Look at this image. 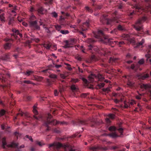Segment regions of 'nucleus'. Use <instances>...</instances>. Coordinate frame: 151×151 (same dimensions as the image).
Segmentation results:
<instances>
[{
    "label": "nucleus",
    "mask_w": 151,
    "mask_h": 151,
    "mask_svg": "<svg viewBox=\"0 0 151 151\" xmlns=\"http://www.w3.org/2000/svg\"><path fill=\"white\" fill-rule=\"evenodd\" d=\"M146 19V17H144L141 19H139L136 22L134 26V27L136 30L139 31L142 29L141 24L144 22Z\"/></svg>",
    "instance_id": "nucleus-1"
},
{
    "label": "nucleus",
    "mask_w": 151,
    "mask_h": 151,
    "mask_svg": "<svg viewBox=\"0 0 151 151\" xmlns=\"http://www.w3.org/2000/svg\"><path fill=\"white\" fill-rule=\"evenodd\" d=\"M95 79H98L99 81H102L104 79V78L100 74L96 76L94 74H91L88 77V81L90 83L92 82Z\"/></svg>",
    "instance_id": "nucleus-2"
},
{
    "label": "nucleus",
    "mask_w": 151,
    "mask_h": 151,
    "mask_svg": "<svg viewBox=\"0 0 151 151\" xmlns=\"http://www.w3.org/2000/svg\"><path fill=\"white\" fill-rule=\"evenodd\" d=\"M52 117V116L51 114H48V116L47 119V123L45 124L46 126H47V124L51 123L53 125H56L60 123L62 124H66L67 123L64 122H57L56 120H54L52 121H50V119Z\"/></svg>",
    "instance_id": "nucleus-3"
},
{
    "label": "nucleus",
    "mask_w": 151,
    "mask_h": 151,
    "mask_svg": "<svg viewBox=\"0 0 151 151\" xmlns=\"http://www.w3.org/2000/svg\"><path fill=\"white\" fill-rule=\"evenodd\" d=\"M116 17H115L112 19H107L105 18L104 16H102L100 18V21L102 23L104 24L105 22H106L107 24H113L115 22L116 23H118V22L116 21Z\"/></svg>",
    "instance_id": "nucleus-4"
},
{
    "label": "nucleus",
    "mask_w": 151,
    "mask_h": 151,
    "mask_svg": "<svg viewBox=\"0 0 151 151\" xmlns=\"http://www.w3.org/2000/svg\"><path fill=\"white\" fill-rule=\"evenodd\" d=\"M2 143L4 148H5L6 146H7L8 147H12L18 148V144L14 142L12 143L11 144L7 145L6 141V138L4 137L2 139Z\"/></svg>",
    "instance_id": "nucleus-5"
},
{
    "label": "nucleus",
    "mask_w": 151,
    "mask_h": 151,
    "mask_svg": "<svg viewBox=\"0 0 151 151\" xmlns=\"http://www.w3.org/2000/svg\"><path fill=\"white\" fill-rule=\"evenodd\" d=\"M55 146L58 148L63 147L65 149V151H75V150L73 149L71 146H70L66 144L63 145L61 143H58L55 144Z\"/></svg>",
    "instance_id": "nucleus-6"
},
{
    "label": "nucleus",
    "mask_w": 151,
    "mask_h": 151,
    "mask_svg": "<svg viewBox=\"0 0 151 151\" xmlns=\"http://www.w3.org/2000/svg\"><path fill=\"white\" fill-rule=\"evenodd\" d=\"M90 149L93 151H97L99 149H102L104 150H108V148L106 147H103L99 146L91 147Z\"/></svg>",
    "instance_id": "nucleus-7"
},
{
    "label": "nucleus",
    "mask_w": 151,
    "mask_h": 151,
    "mask_svg": "<svg viewBox=\"0 0 151 151\" xmlns=\"http://www.w3.org/2000/svg\"><path fill=\"white\" fill-rule=\"evenodd\" d=\"M12 31L14 32L13 35L14 36V37H15V38H17V37L16 36V35H19L20 37H22V34L20 33L18 30L15 29H13Z\"/></svg>",
    "instance_id": "nucleus-8"
},
{
    "label": "nucleus",
    "mask_w": 151,
    "mask_h": 151,
    "mask_svg": "<svg viewBox=\"0 0 151 151\" xmlns=\"http://www.w3.org/2000/svg\"><path fill=\"white\" fill-rule=\"evenodd\" d=\"M37 22L36 21L30 22V24L31 26L34 27L37 29H39L40 28V27L39 26L37 25Z\"/></svg>",
    "instance_id": "nucleus-9"
},
{
    "label": "nucleus",
    "mask_w": 151,
    "mask_h": 151,
    "mask_svg": "<svg viewBox=\"0 0 151 151\" xmlns=\"http://www.w3.org/2000/svg\"><path fill=\"white\" fill-rule=\"evenodd\" d=\"M140 88L142 89H147L151 88V85L150 84H142L140 85Z\"/></svg>",
    "instance_id": "nucleus-10"
},
{
    "label": "nucleus",
    "mask_w": 151,
    "mask_h": 151,
    "mask_svg": "<svg viewBox=\"0 0 151 151\" xmlns=\"http://www.w3.org/2000/svg\"><path fill=\"white\" fill-rule=\"evenodd\" d=\"M137 76L139 78L142 80H144L146 78H148L149 76L148 74H146L144 75H138Z\"/></svg>",
    "instance_id": "nucleus-11"
},
{
    "label": "nucleus",
    "mask_w": 151,
    "mask_h": 151,
    "mask_svg": "<svg viewBox=\"0 0 151 151\" xmlns=\"http://www.w3.org/2000/svg\"><path fill=\"white\" fill-rule=\"evenodd\" d=\"M64 46L63 47L65 48H68L70 47L71 44L70 42H69L68 40H66L64 41Z\"/></svg>",
    "instance_id": "nucleus-12"
},
{
    "label": "nucleus",
    "mask_w": 151,
    "mask_h": 151,
    "mask_svg": "<svg viewBox=\"0 0 151 151\" xmlns=\"http://www.w3.org/2000/svg\"><path fill=\"white\" fill-rule=\"evenodd\" d=\"M38 12L41 14H43L46 11V10L43 9L42 7L39 8L38 9Z\"/></svg>",
    "instance_id": "nucleus-13"
},
{
    "label": "nucleus",
    "mask_w": 151,
    "mask_h": 151,
    "mask_svg": "<svg viewBox=\"0 0 151 151\" xmlns=\"http://www.w3.org/2000/svg\"><path fill=\"white\" fill-rule=\"evenodd\" d=\"M97 33L98 35H95V37L96 38H99V36L104 35V33L101 30L98 31Z\"/></svg>",
    "instance_id": "nucleus-14"
},
{
    "label": "nucleus",
    "mask_w": 151,
    "mask_h": 151,
    "mask_svg": "<svg viewBox=\"0 0 151 151\" xmlns=\"http://www.w3.org/2000/svg\"><path fill=\"white\" fill-rule=\"evenodd\" d=\"M5 14L4 13L0 15V20L2 22H5Z\"/></svg>",
    "instance_id": "nucleus-15"
},
{
    "label": "nucleus",
    "mask_w": 151,
    "mask_h": 151,
    "mask_svg": "<svg viewBox=\"0 0 151 151\" xmlns=\"http://www.w3.org/2000/svg\"><path fill=\"white\" fill-rule=\"evenodd\" d=\"M12 46V45L11 43H7L4 46V48L6 50L9 49Z\"/></svg>",
    "instance_id": "nucleus-16"
},
{
    "label": "nucleus",
    "mask_w": 151,
    "mask_h": 151,
    "mask_svg": "<svg viewBox=\"0 0 151 151\" xmlns=\"http://www.w3.org/2000/svg\"><path fill=\"white\" fill-rule=\"evenodd\" d=\"M150 50L148 52L147 54L145 55V57L147 58V60L148 59L151 57V54L150 53ZM149 61L150 63V64H151V59H149Z\"/></svg>",
    "instance_id": "nucleus-17"
},
{
    "label": "nucleus",
    "mask_w": 151,
    "mask_h": 151,
    "mask_svg": "<svg viewBox=\"0 0 151 151\" xmlns=\"http://www.w3.org/2000/svg\"><path fill=\"white\" fill-rule=\"evenodd\" d=\"M108 135L113 138H115L117 137L116 134L115 133L108 134Z\"/></svg>",
    "instance_id": "nucleus-18"
},
{
    "label": "nucleus",
    "mask_w": 151,
    "mask_h": 151,
    "mask_svg": "<svg viewBox=\"0 0 151 151\" xmlns=\"http://www.w3.org/2000/svg\"><path fill=\"white\" fill-rule=\"evenodd\" d=\"M60 32L63 34L65 35L68 34L69 32L68 30H61Z\"/></svg>",
    "instance_id": "nucleus-19"
},
{
    "label": "nucleus",
    "mask_w": 151,
    "mask_h": 151,
    "mask_svg": "<svg viewBox=\"0 0 151 151\" xmlns=\"http://www.w3.org/2000/svg\"><path fill=\"white\" fill-rule=\"evenodd\" d=\"M43 46L47 49H49L51 45L50 44H45L43 45Z\"/></svg>",
    "instance_id": "nucleus-20"
},
{
    "label": "nucleus",
    "mask_w": 151,
    "mask_h": 151,
    "mask_svg": "<svg viewBox=\"0 0 151 151\" xmlns=\"http://www.w3.org/2000/svg\"><path fill=\"white\" fill-rule=\"evenodd\" d=\"M114 42L116 44H118L119 46H121V45L124 44V42L123 41L120 42H118L117 41H114Z\"/></svg>",
    "instance_id": "nucleus-21"
},
{
    "label": "nucleus",
    "mask_w": 151,
    "mask_h": 151,
    "mask_svg": "<svg viewBox=\"0 0 151 151\" xmlns=\"http://www.w3.org/2000/svg\"><path fill=\"white\" fill-rule=\"evenodd\" d=\"M108 116L109 117V118L110 119H113L115 117V115L113 114H109L108 115Z\"/></svg>",
    "instance_id": "nucleus-22"
},
{
    "label": "nucleus",
    "mask_w": 151,
    "mask_h": 151,
    "mask_svg": "<svg viewBox=\"0 0 151 151\" xmlns=\"http://www.w3.org/2000/svg\"><path fill=\"white\" fill-rule=\"evenodd\" d=\"M89 26V23L88 21H86V22L83 23V27H88Z\"/></svg>",
    "instance_id": "nucleus-23"
},
{
    "label": "nucleus",
    "mask_w": 151,
    "mask_h": 151,
    "mask_svg": "<svg viewBox=\"0 0 151 151\" xmlns=\"http://www.w3.org/2000/svg\"><path fill=\"white\" fill-rule=\"evenodd\" d=\"M55 28L58 31H60V29L61 28V26L59 25H56L55 26Z\"/></svg>",
    "instance_id": "nucleus-24"
},
{
    "label": "nucleus",
    "mask_w": 151,
    "mask_h": 151,
    "mask_svg": "<svg viewBox=\"0 0 151 151\" xmlns=\"http://www.w3.org/2000/svg\"><path fill=\"white\" fill-rule=\"evenodd\" d=\"M71 90L73 91H74L75 90H77V88L74 85H73L71 86Z\"/></svg>",
    "instance_id": "nucleus-25"
},
{
    "label": "nucleus",
    "mask_w": 151,
    "mask_h": 151,
    "mask_svg": "<svg viewBox=\"0 0 151 151\" xmlns=\"http://www.w3.org/2000/svg\"><path fill=\"white\" fill-rule=\"evenodd\" d=\"M36 107L35 106H34L33 111V113L35 114V115H37L38 114V111L36 109Z\"/></svg>",
    "instance_id": "nucleus-26"
},
{
    "label": "nucleus",
    "mask_w": 151,
    "mask_h": 151,
    "mask_svg": "<svg viewBox=\"0 0 151 151\" xmlns=\"http://www.w3.org/2000/svg\"><path fill=\"white\" fill-rule=\"evenodd\" d=\"M75 39H71L69 40V42H70L71 44H70L71 45H73L75 43Z\"/></svg>",
    "instance_id": "nucleus-27"
},
{
    "label": "nucleus",
    "mask_w": 151,
    "mask_h": 151,
    "mask_svg": "<svg viewBox=\"0 0 151 151\" xmlns=\"http://www.w3.org/2000/svg\"><path fill=\"white\" fill-rule=\"evenodd\" d=\"M116 129V128L114 126H111L109 128V130L110 131H114Z\"/></svg>",
    "instance_id": "nucleus-28"
},
{
    "label": "nucleus",
    "mask_w": 151,
    "mask_h": 151,
    "mask_svg": "<svg viewBox=\"0 0 151 151\" xmlns=\"http://www.w3.org/2000/svg\"><path fill=\"white\" fill-rule=\"evenodd\" d=\"M50 77L51 78L55 79L57 78V76L55 74H52L50 75Z\"/></svg>",
    "instance_id": "nucleus-29"
},
{
    "label": "nucleus",
    "mask_w": 151,
    "mask_h": 151,
    "mask_svg": "<svg viewBox=\"0 0 151 151\" xmlns=\"http://www.w3.org/2000/svg\"><path fill=\"white\" fill-rule=\"evenodd\" d=\"M52 15L54 17H57L58 16L57 14L55 12H53L51 13Z\"/></svg>",
    "instance_id": "nucleus-30"
},
{
    "label": "nucleus",
    "mask_w": 151,
    "mask_h": 151,
    "mask_svg": "<svg viewBox=\"0 0 151 151\" xmlns=\"http://www.w3.org/2000/svg\"><path fill=\"white\" fill-rule=\"evenodd\" d=\"M103 91L108 93L110 91V88L108 87L106 88H104L103 89Z\"/></svg>",
    "instance_id": "nucleus-31"
},
{
    "label": "nucleus",
    "mask_w": 151,
    "mask_h": 151,
    "mask_svg": "<svg viewBox=\"0 0 151 151\" xmlns=\"http://www.w3.org/2000/svg\"><path fill=\"white\" fill-rule=\"evenodd\" d=\"M50 69H46L45 70H43L42 71V72L45 73H50Z\"/></svg>",
    "instance_id": "nucleus-32"
},
{
    "label": "nucleus",
    "mask_w": 151,
    "mask_h": 151,
    "mask_svg": "<svg viewBox=\"0 0 151 151\" xmlns=\"http://www.w3.org/2000/svg\"><path fill=\"white\" fill-rule=\"evenodd\" d=\"M144 63V60L143 59H141L138 62V63L139 64L142 65Z\"/></svg>",
    "instance_id": "nucleus-33"
},
{
    "label": "nucleus",
    "mask_w": 151,
    "mask_h": 151,
    "mask_svg": "<svg viewBox=\"0 0 151 151\" xmlns=\"http://www.w3.org/2000/svg\"><path fill=\"white\" fill-rule=\"evenodd\" d=\"M118 29L120 30H122L124 29L123 27L120 25L118 26Z\"/></svg>",
    "instance_id": "nucleus-34"
},
{
    "label": "nucleus",
    "mask_w": 151,
    "mask_h": 151,
    "mask_svg": "<svg viewBox=\"0 0 151 151\" xmlns=\"http://www.w3.org/2000/svg\"><path fill=\"white\" fill-rule=\"evenodd\" d=\"M135 104V101L133 100H132L129 103V105H133L134 104Z\"/></svg>",
    "instance_id": "nucleus-35"
},
{
    "label": "nucleus",
    "mask_w": 151,
    "mask_h": 151,
    "mask_svg": "<svg viewBox=\"0 0 151 151\" xmlns=\"http://www.w3.org/2000/svg\"><path fill=\"white\" fill-rule=\"evenodd\" d=\"M134 84L133 82H131L129 81H128L127 83V84L130 86H132Z\"/></svg>",
    "instance_id": "nucleus-36"
},
{
    "label": "nucleus",
    "mask_w": 151,
    "mask_h": 151,
    "mask_svg": "<svg viewBox=\"0 0 151 151\" xmlns=\"http://www.w3.org/2000/svg\"><path fill=\"white\" fill-rule=\"evenodd\" d=\"M5 111L4 110H2L0 111V116H2L4 115Z\"/></svg>",
    "instance_id": "nucleus-37"
},
{
    "label": "nucleus",
    "mask_w": 151,
    "mask_h": 151,
    "mask_svg": "<svg viewBox=\"0 0 151 151\" xmlns=\"http://www.w3.org/2000/svg\"><path fill=\"white\" fill-rule=\"evenodd\" d=\"M33 73V72L32 71H28L26 72V74L28 76H29Z\"/></svg>",
    "instance_id": "nucleus-38"
},
{
    "label": "nucleus",
    "mask_w": 151,
    "mask_h": 151,
    "mask_svg": "<svg viewBox=\"0 0 151 151\" xmlns=\"http://www.w3.org/2000/svg\"><path fill=\"white\" fill-rule=\"evenodd\" d=\"M145 40L144 39H142L141 41L139 43H138V46L142 45L144 42Z\"/></svg>",
    "instance_id": "nucleus-39"
},
{
    "label": "nucleus",
    "mask_w": 151,
    "mask_h": 151,
    "mask_svg": "<svg viewBox=\"0 0 151 151\" xmlns=\"http://www.w3.org/2000/svg\"><path fill=\"white\" fill-rule=\"evenodd\" d=\"M85 9L86 10L88 11V12H90L91 13L93 12V11L91 9H90V8L88 6H86L85 7Z\"/></svg>",
    "instance_id": "nucleus-40"
},
{
    "label": "nucleus",
    "mask_w": 151,
    "mask_h": 151,
    "mask_svg": "<svg viewBox=\"0 0 151 151\" xmlns=\"http://www.w3.org/2000/svg\"><path fill=\"white\" fill-rule=\"evenodd\" d=\"M52 49L53 50H56L57 48V46L56 45H54L53 46H52L51 47Z\"/></svg>",
    "instance_id": "nucleus-41"
},
{
    "label": "nucleus",
    "mask_w": 151,
    "mask_h": 151,
    "mask_svg": "<svg viewBox=\"0 0 151 151\" xmlns=\"http://www.w3.org/2000/svg\"><path fill=\"white\" fill-rule=\"evenodd\" d=\"M143 95V94H139V96H136V99H141L140 96H142V95Z\"/></svg>",
    "instance_id": "nucleus-42"
},
{
    "label": "nucleus",
    "mask_w": 151,
    "mask_h": 151,
    "mask_svg": "<svg viewBox=\"0 0 151 151\" xmlns=\"http://www.w3.org/2000/svg\"><path fill=\"white\" fill-rule=\"evenodd\" d=\"M24 83H28V84H34L33 83H32L30 81H24Z\"/></svg>",
    "instance_id": "nucleus-43"
},
{
    "label": "nucleus",
    "mask_w": 151,
    "mask_h": 151,
    "mask_svg": "<svg viewBox=\"0 0 151 151\" xmlns=\"http://www.w3.org/2000/svg\"><path fill=\"white\" fill-rule=\"evenodd\" d=\"M43 28L45 29V30L46 31L47 33H49L50 32V31L49 30V29H48L47 27H45L44 25H43Z\"/></svg>",
    "instance_id": "nucleus-44"
},
{
    "label": "nucleus",
    "mask_w": 151,
    "mask_h": 151,
    "mask_svg": "<svg viewBox=\"0 0 151 151\" xmlns=\"http://www.w3.org/2000/svg\"><path fill=\"white\" fill-rule=\"evenodd\" d=\"M60 76L62 78L64 79L67 77V76L65 74H60Z\"/></svg>",
    "instance_id": "nucleus-45"
},
{
    "label": "nucleus",
    "mask_w": 151,
    "mask_h": 151,
    "mask_svg": "<svg viewBox=\"0 0 151 151\" xmlns=\"http://www.w3.org/2000/svg\"><path fill=\"white\" fill-rule=\"evenodd\" d=\"M78 80L77 79H72L71 80L72 82L73 83H76L78 81Z\"/></svg>",
    "instance_id": "nucleus-46"
},
{
    "label": "nucleus",
    "mask_w": 151,
    "mask_h": 151,
    "mask_svg": "<svg viewBox=\"0 0 151 151\" xmlns=\"http://www.w3.org/2000/svg\"><path fill=\"white\" fill-rule=\"evenodd\" d=\"M124 107L125 108H128L129 107V106H130V105H129V103L128 104H127L126 103L124 102Z\"/></svg>",
    "instance_id": "nucleus-47"
},
{
    "label": "nucleus",
    "mask_w": 151,
    "mask_h": 151,
    "mask_svg": "<svg viewBox=\"0 0 151 151\" xmlns=\"http://www.w3.org/2000/svg\"><path fill=\"white\" fill-rule=\"evenodd\" d=\"M104 83H101L100 84H98V86L100 88L104 87Z\"/></svg>",
    "instance_id": "nucleus-48"
},
{
    "label": "nucleus",
    "mask_w": 151,
    "mask_h": 151,
    "mask_svg": "<svg viewBox=\"0 0 151 151\" xmlns=\"http://www.w3.org/2000/svg\"><path fill=\"white\" fill-rule=\"evenodd\" d=\"M54 94L55 96H57L58 94V92L57 90H55L54 92Z\"/></svg>",
    "instance_id": "nucleus-49"
},
{
    "label": "nucleus",
    "mask_w": 151,
    "mask_h": 151,
    "mask_svg": "<svg viewBox=\"0 0 151 151\" xmlns=\"http://www.w3.org/2000/svg\"><path fill=\"white\" fill-rule=\"evenodd\" d=\"M119 132L121 134L123 132V129L122 128H120L118 129Z\"/></svg>",
    "instance_id": "nucleus-50"
},
{
    "label": "nucleus",
    "mask_w": 151,
    "mask_h": 151,
    "mask_svg": "<svg viewBox=\"0 0 151 151\" xmlns=\"http://www.w3.org/2000/svg\"><path fill=\"white\" fill-rule=\"evenodd\" d=\"M34 117L35 119H37V120H39L40 119L42 118V116H40L38 117H37L35 116H34Z\"/></svg>",
    "instance_id": "nucleus-51"
},
{
    "label": "nucleus",
    "mask_w": 151,
    "mask_h": 151,
    "mask_svg": "<svg viewBox=\"0 0 151 151\" xmlns=\"http://www.w3.org/2000/svg\"><path fill=\"white\" fill-rule=\"evenodd\" d=\"M82 80L83 82H84L86 84H87V83L88 81L85 78H82Z\"/></svg>",
    "instance_id": "nucleus-52"
},
{
    "label": "nucleus",
    "mask_w": 151,
    "mask_h": 151,
    "mask_svg": "<svg viewBox=\"0 0 151 151\" xmlns=\"http://www.w3.org/2000/svg\"><path fill=\"white\" fill-rule=\"evenodd\" d=\"M87 94L86 93H83L81 95V96L83 98H85L87 96Z\"/></svg>",
    "instance_id": "nucleus-53"
},
{
    "label": "nucleus",
    "mask_w": 151,
    "mask_h": 151,
    "mask_svg": "<svg viewBox=\"0 0 151 151\" xmlns=\"http://www.w3.org/2000/svg\"><path fill=\"white\" fill-rule=\"evenodd\" d=\"M24 114L26 115L25 113L22 112H20L17 114V115H20L22 116H23Z\"/></svg>",
    "instance_id": "nucleus-54"
},
{
    "label": "nucleus",
    "mask_w": 151,
    "mask_h": 151,
    "mask_svg": "<svg viewBox=\"0 0 151 151\" xmlns=\"http://www.w3.org/2000/svg\"><path fill=\"white\" fill-rule=\"evenodd\" d=\"M37 144L40 146H42L43 145H44L43 143H42L41 142H38L37 143Z\"/></svg>",
    "instance_id": "nucleus-55"
},
{
    "label": "nucleus",
    "mask_w": 151,
    "mask_h": 151,
    "mask_svg": "<svg viewBox=\"0 0 151 151\" xmlns=\"http://www.w3.org/2000/svg\"><path fill=\"white\" fill-rule=\"evenodd\" d=\"M26 137L27 138H29V139L30 140H31L32 142L33 141L32 138L31 137H29V136L28 135H26Z\"/></svg>",
    "instance_id": "nucleus-56"
},
{
    "label": "nucleus",
    "mask_w": 151,
    "mask_h": 151,
    "mask_svg": "<svg viewBox=\"0 0 151 151\" xmlns=\"http://www.w3.org/2000/svg\"><path fill=\"white\" fill-rule=\"evenodd\" d=\"M22 24H23V25L25 27H27V24L25 22H22Z\"/></svg>",
    "instance_id": "nucleus-57"
},
{
    "label": "nucleus",
    "mask_w": 151,
    "mask_h": 151,
    "mask_svg": "<svg viewBox=\"0 0 151 151\" xmlns=\"http://www.w3.org/2000/svg\"><path fill=\"white\" fill-rule=\"evenodd\" d=\"M13 21V19H10L9 20V23H8L9 24V25L11 24L12 22Z\"/></svg>",
    "instance_id": "nucleus-58"
},
{
    "label": "nucleus",
    "mask_w": 151,
    "mask_h": 151,
    "mask_svg": "<svg viewBox=\"0 0 151 151\" xmlns=\"http://www.w3.org/2000/svg\"><path fill=\"white\" fill-rule=\"evenodd\" d=\"M120 101L119 100L117 99H116L114 100V102L116 104L119 103Z\"/></svg>",
    "instance_id": "nucleus-59"
},
{
    "label": "nucleus",
    "mask_w": 151,
    "mask_h": 151,
    "mask_svg": "<svg viewBox=\"0 0 151 151\" xmlns=\"http://www.w3.org/2000/svg\"><path fill=\"white\" fill-rule=\"evenodd\" d=\"M106 121L107 123H109L110 122L109 118H106Z\"/></svg>",
    "instance_id": "nucleus-60"
},
{
    "label": "nucleus",
    "mask_w": 151,
    "mask_h": 151,
    "mask_svg": "<svg viewBox=\"0 0 151 151\" xmlns=\"http://www.w3.org/2000/svg\"><path fill=\"white\" fill-rule=\"evenodd\" d=\"M61 66V65H56L55 66V67L57 68H58L60 67Z\"/></svg>",
    "instance_id": "nucleus-61"
},
{
    "label": "nucleus",
    "mask_w": 151,
    "mask_h": 151,
    "mask_svg": "<svg viewBox=\"0 0 151 151\" xmlns=\"http://www.w3.org/2000/svg\"><path fill=\"white\" fill-rule=\"evenodd\" d=\"M136 9H138V10L139 9H142V10H144L143 9L142 7H139L138 6H137L136 8Z\"/></svg>",
    "instance_id": "nucleus-62"
},
{
    "label": "nucleus",
    "mask_w": 151,
    "mask_h": 151,
    "mask_svg": "<svg viewBox=\"0 0 151 151\" xmlns=\"http://www.w3.org/2000/svg\"><path fill=\"white\" fill-rule=\"evenodd\" d=\"M78 70L79 72L83 73V71L82 70H81L79 67H78Z\"/></svg>",
    "instance_id": "nucleus-63"
},
{
    "label": "nucleus",
    "mask_w": 151,
    "mask_h": 151,
    "mask_svg": "<svg viewBox=\"0 0 151 151\" xmlns=\"http://www.w3.org/2000/svg\"><path fill=\"white\" fill-rule=\"evenodd\" d=\"M148 122L150 124H151V117L149 118L148 119Z\"/></svg>",
    "instance_id": "nucleus-64"
}]
</instances>
